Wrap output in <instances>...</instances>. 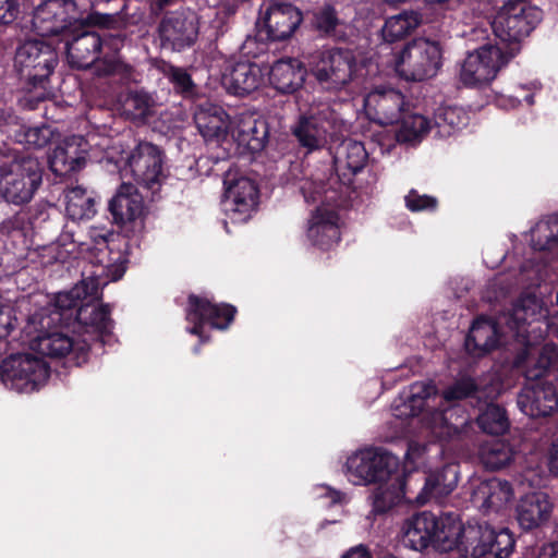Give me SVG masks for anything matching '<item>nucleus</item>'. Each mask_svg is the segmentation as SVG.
Here are the masks:
<instances>
[{
    "mask_svg": "<svg viewBox=\"0 0 558 558\" xmlns=\"http://www.w3.org/2000/svg\"><path fill=\"white\" fill-rule=\"evenodd\" d=\"M417 387L420 391H403L395 399L391 405L393 415L398 418H410L423 414L422 422L430 434L440 442H447L462 439L468 433L471 428L470 416L463 408L480 404L486 388L490 386H448L442 399L449 404L442 409L429 405V400L437 397L438 386Z\"/></svg>",
    "mask_w": 558,
    "mask_h": 558,
    "instance_id": "obj_1",
    "label": "nucleus"
},
{
    "mask_svg": "<svg viewBox=\"0 0 558 558\" xmlns=\"http://www.w3.org/2000/svg\"><path fill=\"white\" fill-rule=\"evenodd\" d=\"M97 292V281L93 278H84L70 291L58 293L52 306L31 315L27 320V332L34 333L31 349L51 359L68 355L74 348V341L68 333L59 330L58 326L70 325L65 317L66 311L75 306L82 295H96Z\"/></svg>",
    "mask_w": 558,
    "mask_h": 558,
    "instance_id": "obj_2",
    "label": "nucleus"
},
{
    "mask_svg": "<svg viewBox=\"0 0 558 558\" xmlns=\"http://www.w3.org/2000/svg\"><path fill=\"white\" fill-rule=\"evenodd\" d=\"M94 7L83 0H48L34 11L32 24L41 36L69 34L77 26L87 25L110 28L117 22L118 12L93 11L86 17L83 13Z\"/></svg>",
    "mask_w": 558,
    "mask_h": 558,
    "instance_id": "obj_3",
    "label": "nucleus"
},
{
    "mask_svg": "<svg viewBox=\"0 0 558 558\" xmlns=\"http://www.w3.org/2000/svg\"><path fill=\"white\" fill-rule=\"evenodd\" d=\"M58 61V52L50 44L26 40L15 50L14 71L27 93L38 90L36 98L44 99Z\"/></svg>",
    "mask_w": 558,
    "mask_h": 558,
    "instance_id": "obj_4",
    "label": "nucleus"
},
{
    "mask_svg": "<svg viewBox=\"0 0 558 558\" xmlns=\"http://www.w3.org/2000/svg\"><path fill=\"white\" fill-rule=\"evenodd\" d=\"M41 181L43 168L35 157L27 155L0 163V197L7 203H29Z\"/></svg>",
    "mask_w": 558,
    "mask_h": 558,
    "instance_id": "obj_5",
    "label": "nucleus"
},
{
    "mask_svg": "<svg viewBox=\"0 0 558 558\" xmlns=\"http://www.w3.org/2000/svg\"><path fill=\"white\" fill-rule=\"evenodd\" d=\"M407 468L389 451L369 447L351 454L345 462L347 474L355 485L376 484Z\"/></svg>",
    "mask_w": 558,
    "mask_h": 558,
    "instance_id": "obj_6",
    "label": "nucleus"
},
{
    "mask_svg": "<svg viewBox=\"0 0 558 558\" xmlns=\"http://www.w3.org/2000/svg\"><path fill=\"white\" fill-rule=\"evenodd\" d=\"M542 19L541 11L531 4L506 1L493 22V29L501 41L519 50V43L530 35Z\"/></svg>",
    "mask_w": 558,
    "mask_h": 558,
    "instance_id": "obj_7",
    "label": "nucleus"
},
{
    "mask_svg": "<svg viewBox=\"0 0 558 558\" xmlns=\"http://www.w3.org/2000/svg\"><path fill=\"white\" fill-rule=\"evenodd\" d=\"M441 57L439 44L417 38L401 50L396 70L408 81H423L436 75L441 65Z\"/></svg>",
    "mask_w": 558,
    "mask_h": 558,
    "instance_id": "obj_8",
    "label": "nucleus"
},
{
    "mask_svg": "<svg viewBox=\"0 0 558 558\" xmlns=\"http://www.w3.org/2000/svg\"><path fill=\"white\" fill-rule=\"evenodd\" d=\"M356 57L350 49L332 48L318 53L312 74L326 89L340 90L354 77Z\"/></svg>",
    "mask_w": 558,
    "mask_h": 558,
    "instance_id": "obj_9",
    "label": "nucleus"
},
{
    "mask_svg": "<svg viewBox=\"0 0 558 558\" xmlns=\"http://www.w3.org/2000/svg\"><path fill=\"white\" fill-rule=\"evenodd\" d=\"M517 52L515 48L485 45L470 53L462 64L461 80L466 85H480L495 78L499 69Z\"/></svg>",
    "mask_w": 558,
    "mask_h": 558,
    "instance_id": "obj_10",
    "label": "nucleus"
},
{
    "mask_svg": "<svg viewBox=\"0 0 558 558\" xmlns=\"http://www.w3.org/2000/svg\"><path fill=\"white\" fill-rule=\"evenodd\" d=\"M98 283L96 295H82L75 306L66 311V318H73L76 330L80 332L92 333L97 337L110 335L113 328L111 319V310L108 305L99 303L101 299L100 281L98 277L90 276Z\"/></svg>",
    "mask_w": 558,
    "mask_h": 558,
    "instance_id": "obj_11",
    "label": "nucleus"
},
{
    "mask_svg": "<svg viewBox=\"0 0 558 558\" xmlns=\"http://www.w3.org/2000/svg\"><path fill=\"white\" fill-rule=\"evenodd\" d=\"M113 221L125 232L142 231L148 213L143 195L132 183H122L109 202Z\"/></svg>",
    "mask_w": 558,
    "mask_h": 558,
    "instance_id": "obj_12",
    "label": "nucleus"
},
{
    "mask_svg": "<svg viewBox=\"0 0 558 558\" xmlns=\"http://www.w3.org/2000/svg\"><path fill=\"white\" fill-rule=\"evenodd\" d=\"M126 169L137 184L154 190L163 177L161 150L150 143H140L129 156Z\"/></svg>",
    "mask_w": 558,
    "mask_h": 558,
    "instance_id": "obj_13",
    "label": "nucleus"
},
{
    "mask_svg": "<svg viewBox=\"0 0 558 558\" xmlns=\"http://www.w3.org/2000/svg\"><path fill=\"white\" fill-rule=\"evenodd\" d=\"M410 475L411 471L404 468L389 476V478L376 483L377 486L371 496L373 507L372 511L375 514L387 513L402 500L415 504V494L408 486V478Z\"/></svg>",
    "mask_w": 558,
    "mask_h": 558,
    "instance_id": "obj_14",
    "label": "nucleus"
},
{
    "mask_svg": "<svg viewBox=\"0 0 558 558\" xmlns=\"http://www.w3.org/2000/svg\"><path fill=\"white\" fill-rule=\"evenodd\" d=\"M534 348L526 342L512 361L511 372L513 376H522L527 381L539 380L558 364V348L547 343L538 352L537 357L531 359Z\"/></svg>",
    "mask_w": 558,
    "mask_h": 558,
    "instance_id": "obj_15",
    "label": "nucleus"
},
{
    "mask_svg": "<svg viewBox=\"0 0 558 558\" xmlns=\"http://www.w3.org/2000/svg\"><path fill=\"white\" fill-rule=\"evenodd\" d=\"M50 367L46 361L29 353L12 354L0 365L3 383L25 380V384H39L49 378Z\"/></svg>",
    "mask_w": 558,
    "mask_h": 558,
    "instance_id": "obj_16",
    "label": "nucleus"
},
{
    "mask_svg": "<svg viewBox=\"0 0 558 558\" xmlns=\"http://www.w3.org/2000/svg\"><path fill=\"white\" fill-rule=\"evenodd\" d=\"M234 313L235 308L233 306H218L205 299L190 295L186 318L194 324L190 332L202 336V328L205 323L214 328L225 329L232 322Z\"/></svg>",
    "mask_w": 558,
    "mask_h": 558,
    "instance_id": "obj_17",
    "label": "nucleus"
},
{
    "mask_svg": "<svg viewBox=\"0 0 558 558\" xmlns=\"http://www.w3.org/2000/svg\"><path fill=\"white\" fill-rule=\"evenodd\" d=\"M459 464L446 463L440 468L430 470L424 478V485L415 494L414 500L418 506H423L430 500L440 501L450 495L459 482Z\"/></svg>",
    "mask_w": 558,
    "mask_h": 558,
    "instance_id": "obj_18",
    "label": "nucleus"
},
{
    "mask_svg": "<svg viewBox=\"0 0 558 558\" xmlns=\"http://www.w3.org/2000/svg\"><path fill=\"white\" fill-rule=\"evenodd\" d=\"M159 34L163 41L169 43L173 49L181 50L191 46L198 35V22L194 13L177 12L162 19Z\"/></svg>",
    "mask_w": 558,
    "mask_h": 558,
    "instance_id": "obj_19",
    "label": "nucleus"
},
{
    "mask_svg": "<svg viewBox=\"0 0 558 558\" xmlns=\"http://www.w3.org/2000/svg\"><path fill=\"white\" fill-rule=\"evenodd\" d=\"M365 108L369 118L380 125H391L400 121L404 99L395 89L371 92L365 97Z\"/></svg>",
    "mask_w": 558,
    "mask_h": 558,
    "instance_id": "obj_20",
    "label": "nucleus"
},
{
    "mask_svg": "<svg viewBox=\"0 0 558 558\" xmlns=\"http://www.w3.org/2000/svg\"><path fill=\"white\" fill-rule=\"evenodd\" d=\"M225 195L232 221H246L258 204V187L253 180L245 177L232 181Z\"/></svg>",
    "mask_w": 558,
    "mask_h": 558,
    "instance_id": "obj_21",
    "label": "nucleus"
},
{
    "mask_svg": "<svg viewBox=\"0 0 558 558\" xmlns=\"http://www.w3.org/2000/svg\"><path fill=\"white\" fill-rule=\"evenodd\" d=\"M439 517L430 511H422L409 518L403 526V544L416 551L435 547V532Z\"/></svg>",
    "mask_w": 558,
    "mask_h": 558,
    "instance_id": "obj_22",
    "label": "nucleus"
},
{
    "mask_svg": "<svg viewBox=\"0 0 558 558\" xmlns=\"http://www.w3.org/2000/svg\"><path fill=\"white\" fill-rule=\"evenodd\" d=\"M338 220L339 216L336 211L316 208L308 220L306 232L312 244L323 251L333 247L341 238Z\"/></svg>",
    "mask_w": 558,
    "mask_h": 558,
    "instance_id": "obj_23",
    "label": "nucleus"
},
{
    "mask_svg": "<svg viewBox=\"0 0 558 558\" xmlns=\"http://www.w3.org/2000/svg\"><path fill=\"white\" fill-rule=\"evenodd\" d=\"M76 31L78 27L69 33L72 39L66 40V57L71 66L87 69L98 60L102 39L97 32L82 31L75 34Z\"/></svg>",
    "mask_w": 558,
    "mask_h": 558,
    "instance_id": "obj_24",
    "label": "nucleus"
},
{
    "mask_svg": "<svg viewBox=\"0 0 558 558\" xmlns=\"http://www.w3.org/2000/svg\"><path fill=\"white\" fill-rule=\"evenodd\" d=\"M83 138L72 136L59 144L49 156V167L56 175H71L83 169L86 163V149Z\"/></svg>",
    "mask_w": 558,
    "mask_h": 558,
    "instance_id": "obj_25",
    "label": "nucleus"
},
{
    "mask_svg": "<svg viewBox=\"0 0 558 558\" xmlns=\"http://www.w3.org/2000/svg\"><path fill=\"white\" fill-rule=\"evenodd\" d=\"M518 407L531 417H546L558 409L556 386H522Z\"/></svg>",
    "mask_w": 558,
    "mask_h": 558,
    "instance_id": "obj_26",
    "label": "nucleus"
},
{
    "mask_svg": "<svg viewBox=\"0 0 558 558\" xmlns=\"http://www.w3.org/2000/svg\"><path fill=\"white\" fill-rule=\"evenodd\" d=\"M303 20L301 11L290 3H272L265 14V27L269 39L289 38Z\"/></svg>",
    "mask_w": 558,
    "mask_h": 558,
    "instance_id": "obj_27",
    "label": "nucleus"
},
{
    "mask_svg": "<svg viewBox=\"0 0 558 558\" xmlns=\"http://www.w3.org/2000/svg\"><path fill=\"white\" fill-rule=\"evenodd\" d=\"M553 512V504L547 494L537 492L525 495L517 507V520L523 531H532L545 525Z\"/></svg>",
    "mask_w": 558,
    "mask_h": 558,
    "instance_id": "obj_28",
    "label": "nucleus"
},
{
    "mask_svg": "<svg viewBox=\"0 0 558 558\" xmlns=\"http://www.w3.org/2000/svg\"><path fill=\"white\" fill-rule=\"evenodd\" d=\"M263 83L260 68L251 62H239L222 75V85L229 94L245 96L255 92Z\"/></svg>",
    "mask_w": 558,
    "mask_h": 558,
    "instance_id": "obj_29",
    "label": "nucleus"
},
{
    "mask_svg": "<svg viewBox=\"0 0 558 558\" xmlns=\"http://www.w3.org/2000/svg\"><path fill=\"white\" fill-rule=\"evenodd\" d=\"M306 74L307 71L300 60L282 59L271 66L269 80L278 92L292 94L303 86Z\"/></svg>",
    "mask_w": 558,
    "mask_h": 558,
    "instance_id": "obj_30",
    "label": "nucleus"
},
{
    "mask_svg": "<svg viewBox=\"0 0 558 558\" xmlns=\"http://www.w3.org/2000/svg\"><path fill=\"white\" fill-rule=\"evenodd\" d=\"M194 120L199 133L207 141H220L228 134L229 117L221 107L215 105L201 107L195 112Z\"/></svg>",
    "mask_w": 558,
    "mask_h": 558,
    "instance_id": "obj_31",
    "label": "nucleus"
},
{
    "mask_svg": "<svg viewBox=\"0 0 558 558\" xmlns=\"http://www.w3.org/2000/svg\"><path fill=\"white\" fill-rule=\"evenodd\" d=\"M498 340L497 325L489 319L481 318L475 320L470 328L465 339V349L469 353L481 356L497 348Z\"/></svg>",
    "mask_w": 558,
    "mask_h": 558,
    "instance_id": "obj_32",
    "label": "nucleus"
},
{
    "mask_svg": "<svg viewBox=\"0 0 558 558\" xmlns=\"http://www.w3.org/2000/svg\"><path fill=\"white\" fill-rule=\"evenodd\" d=\"M492 525L486 521L469 520L464 524L463 544L461 551L472 558L487 556L489 541L492 539Z\"/></svg>",
    "mask_w": 558,
    "mask_h": 558,
    "instance_id": "obj_33",
    "label": "nucleus"
},
{
    "mask_svg": "<svg viewBox=\"0 0 558 558\" xmlns=\"http://www.w3.org/2000/svg\"><path fill=\"white\" fill-rule=\"evenodd\" d=\"M238 142L252 151L262 150L268 138V125L263 119L242 118L236 126Z\"/></svg>",
    "mask_w": 558,
    "mask_h": 558,
    "instance_id": "obj_34",
    "label": "nucleus"
},
{
    "mask_svg": "<svg viewBox=\"0 0 558 558\" xmlns=\"http://www.w3.org/2000/svg\"><path fill=\"white\" fill-rule=\"evenodd\" d=\"M514 449L509 441L493 439L480 447V460L487 470L497 471L508 466L514 458Z\"/></svg>",
    "mask_w": 558,
    "mask_h": 558,
    "instance_id": "obj_35",
    "label": "nucleus"
},
{
    "mask_svg": "<svg viewBox=\"0 0 558 558\" xmlns=\"http://www.w3.org/2000/svg\"><path fill=\"white\" fill-rule=\"evenodd\" d=\"M326 129L319 117L301 116L296 123L292 126V134L295 136L300 145L310 150L322 146L325 141Z\"/></svg>",
    "mask_w": 558,
    "mask_h": 558,
    "instance_id": "obj_36",
    "label": "nucleus"
},
{
    "mask_svg": "<svg viewBox=\"0 0 558 558\" xmlns=\"http://www.w3.org/2000/svg\"><path fill=\"white\" fill-rule=\"evenodd\" d=\"M422 21V14L413 10L390 16L381 29L383 38L388 43L400 40L416 29Z\"/></svg>",
    "mask_w": 558,
    "mask_h": 558,
    "instance_id": "obj_37",
    "label": "nucleus"
},
{
    "mask_svg": "<svg viewBox=\"0 0 558 558\" xmlns=\"http://www.w3.org/2000/svg\"><path fill=\"white\" fill-rule=\"evenodd\" d=\"M464 524L449 517L439 518L435 532V549L440 551L461 550Z\"/></svg>",
    "mask_w": 558,
    "mask_h": 558,
    "instance_id": "obj_38",
    "label": "nucleus"
},
{
    "mask_svg": "<svg viewBox=\"0 0 558 558\" xmlns=\"http://www.w3.org/2000/svg\"><path fill=\"white\" fill-rule=\"evenodd\" d=\"M533 247L538 251H548L551 259L558 258V215L536 223L532 231Z\"/></svg>",
    "mask_w": 558,
    "mask_h": 558,
    "instance_id": "obj_39",
    "label": "nucleus"
},
{
    "mask_svg": "<svg viewBox=\"0 0 558 558\" xmlns=\"http://www.w3.org/2000/svg\"><path fill=\"white\" fill-rule=\"evenodd\" d=\"M476 496L483 498L482 508L487 511L498 512L513 497V489L507 481H489L483 484Z\"/></svg>",
    "mask_w": 558,
    "mask_h": 558,
    "instance_id": "obj_40",
    "label": "nucleus"
},
{
    "mask_svg": "<svg viewBox=\"0 0 558 558\" xmlns=\"http://www.w3.org/2000/svg\"><path fill=\"white\" fill-rule=\"evenodd\" d=\"M155 100L144 92H129L121 98V112L130 120H145L154 114Z\"/></svg>",
    "mask_w": 558,
    "mask_h": 558,
    "instance_id": "obj_41",
    "label": "nucleus"
},
{
    "mask_svg": "<svg viewBox=\"0 0 558 558\" xmlns=\"http://www.w3.org/2000/svg\"><path fill=\"white\" fill-rule=\"evenodd\" d=\"M478 427L486 434L500 436L510 428V421L505 408L495 404H486L485 410L477 416Z\"/></svg>",
    "mask_w": 558,
    "mask_h": 558,
    "instance_id": "obj_42",
    "label": "nucleus"
},
{
    "mask_svg": "<svg viewBox=\"0 0 558 558\" xmlns=\"http://www.w3.org/2000/svg\"><path fill=\"white\" fill-rule=\"evenodd\" d=\"M65 210L73 220L90 218L95 214L94 198L86 194L80 186L69 189L65 192Z\"/></svg>",
    "mask_w": 558,
    "mask_h": 558,
    "instance_id": "obj_43",
    "label": "nucleus"
},
{
    "mask_svg": "<svg viewBox=\"0 0 558 558\" xmlns=\"http://www.w3.org/2000/svg\"><path fill=\"white\" fill-rule=\"evenodd\" d=\"M542 314V304L536 295L526 294L521 296L513 305L510 318L519 332H525L523 326L531 325L536 316Z\"/></svg>",
    "mask_w": 558,
    "mask_h": 558,
    "instance_id": "obj_44",
    "label": "nucleus"
},
{
    "mask_svg": "<svg viewBox=\"0 0 558 558\" xmlns=\"http://www.w3.org/2000/svg\"><path fill=\"white\" fill-rule=\"evenodd\" d=\"M465 121V113L457 107H441L435 113V125L444 136H449L461 129Z\"/></svg>",
    "mask_w": 558,
    "mask_h": 558,
    "instance_id": "obj_45",
    "label": "nucleus"
},
{
    "mask_svg": "<svg viewBox=\"0 0 558 558\" xmlns=\"http://www.w3.org/2000/svg\"><path fill=\"white\" fill-rule=\"evenodd\" d=\"M492 539L489 541L487 555L494 558H508L515 546L513 534L507 527L495 530L492 526Z\"/></svg>",
    "mask_w": 558,
    "mask_h": 558,
    "instance_id": "obj_46",
    "label": "nucleus"
},
{
    "mask_svg": "<svg viewBox=\"0 0 558 558\" xmlns=\"http://www.w3.org/2000/svg\"><path fill=\"white\" fill-rule=\"evenodd\" d=\"M401 126L398 131V140L402 142H411L429 130L428 120L421 114H407L401 117Z\"/></svg>",
    "mask_w": 558,
    "mask_h": 558,
    "instance_id": "obj_47",
    "label": "nucleus"
},
{
    "mask_svg": "<svg viewBox=\"0 0 558 558\" xmlns=\"http://www.w3.org/2000/svg\"><path fill=\"white\" fill-rule=\"evenodd\" d=\"M339 161L343 168L352 173H357L367 161V153L362 143L348 141L343 143V157H340Z\"/></svg>",
    "mask_w": 558,
    "mask_h": 558,
    "instance_id": "obj_48",
    "label": "nucleus"
},
{
    "mask_svg": "<svg viewBox=\"0 0 558 558\" xmlns=\"http://www.w3.org/2000/svg\"><path fill=\"white\" fill-rule=\"evenodd\" d=\"M54 132L50 126L41 125L22 129L17 134V141L28 148H43L53 138Z\"/></svg>",
    "mask_w": 558,
    "mask_h": 558,
    "instance_id": "obj_49",
    "label": "nucleus"
},
{
    "mask_svg": "<svg viewBox=\"0 0 558 558\" xmlns=\"http://www.w3.org/2000/svg\"><path fill=\"white\" fill-rule=\"evenodd\" d=\"M340 24L336 10L330 7H324L315 15L316 28L327 36L337 37V27Z\"/></svg>",
    "mask_w": 558,
    "mask_h": 558,
    "instance_id": "obj_50",
    "label": "nucleus"
},
{
    "mask_svg": "<svg viewBox=\"0 0 558 558\" xmlns=\"http://www.w3.org/2000/svg\"><path fill=\"white\" fill-rule=\"evenodd\" d=\"M95 74L99 77L123 75L129 72V68L118 57H104L94 63Z\"/></svg>",
    "mask_w": 558,
    "mask_h": 558,
    "instance_id": "obj_51",
    "label": "nucleus"
},
{
    "mask_svg": "<svg viewBox=\"0 0 558 558\" xmlns=\"http://www.w3.org/2000/svg\"><path fill=\"white\" fill-rule=\"evenodd\" d=\"M167 75L173 83L177 92L184 96H192L194 94L195 85L191 78V75L185 70L171 66Z\"/></svg>",
    "mask_w": 558,
    "mask_h": 558,
    "instance_id": "obj_52",
    "label": "nucleus"
},
{
    "mask_svg": "<svg viewBox=\"0 0 558 558\" xmlns=\"http://www.w3.org/2000/svg\"><path fill=\"white\" fill-rule=\"evenodd\" d=\"M405 205L412 211L433 210L437 207V199L428 195H421L411 190L405 196Z\"/></svg>",
    "mask_w": 558,
    "mask_h": 558,
    "instance_id": "obj_53",
    "label": "nucleus"
},
{
    "mask_svg": "<svg viewBox=\"0 0 558 558\" xmlns=\"http://www.w3.org/2000/svg\"><path fill=\"white\" fill-rule=\"evenodd\" d=\"M16 318L13 314V310L9 305H3L0 308V339L5 338L10 335L14 328Z\"/></svg>",
    "mask_w": 558,
    "mask_h": 558,
    "instance_id": "obj_54",
    "label": "nucleus"
},
{
    "mask_svg": "<svg viewBox=\"0 0 558 558\" xmlns=\"http://www.w3.org/2000/svg\"><path fill=\"white\" fill-rule=\"evenodd\" d=\"M19 14L16 0H0V24L12 23Z\"/></svg>",
    "mask_w": 558,
    "mask_h": 558,
    "instance_id": "obj_55",
    "label": "nucleus"
},
{
    "mask_svg": "<svg viewBox=\"0 0 558 558\" xmlns=\"http://www.w3.org/2000/svg\"><path fill=\"white\" fill-rule=\"evenodd\" d=\"M426 451V446L421 445L418 442H410L408 446V450L404 453V459L407 462H414L415 459L421 458Z\"/></svg>",
    "mask_w": 558,
    "mask_h": 558,
    "instance_id": "obj_56",
    "label": "nucleus"
},
{
    "mask_svg": "<svg viewBox=\"0 0 558 558\" xmlns=\"http://www.w3.org/2000/svg\"><path fill=\"white\" fill-rule=\"evenodd\" d=\"M342 558H373L365 545H357L343 555Z\"/></svg>",
    "mask_w": 558,
    "mask_h": 558,
    "instance_id": "obj_57",
    "label": "nucleus"
},
{
    "mask_svg": "<svg viewBox=\"0 0 558 558\" xmlns=\"http://www.w3.org/2000/svg\"><path fill=\"white\" fill-rule=\"evenodd\" d=\"M550 471L558 474V438L553 442L549 450Z\"/></svg>",
    "mask_w": 558,
    "mask_h": 558,
    "instance_id": "obj_58",
    "label": "nucleus"
},
{
    "mask_svg": "<svg viewBox=\"0 0 558 558\" xmlns=\"http://www.w3.org/2000/svg\"><path fill=\"white\" fill-rule=\"evenodd\" d=\"M322 488L325 490V493L320 496L329 498L332 505L341 502L343 494L340 490L329 486H323Z\"/></svg>",
    "mask_w": 558,
    "mask_h": 558,
    "instance_id": "obj_59",
    "label": "nucleus"
},
{
    "mask_svg": "<svg viewBox=\"0 0 558 558\" xmlns=\"http://www.w3.org/2000/svg\"><path fill=\"white\" fill-rule=\"evenodd\" d=\"M11 390L16 391L17 393H32V392H38L39 388L41 386H9Z\"/></svg>",
    "mask_w": 558,
    "mask_h": 558,
    "instance_id": "obj_60",
    "label": "nucleus"
},
{
    "mask_svg": "<svg viewBox=\"0 0 558 558\" xmlns=\"http://www.w3.org/2000/svg\"><path fill=\"white\" fill-rule=\"evenodd\" d=\"M13 116L10 112L0 109V124L9 123Z\"/></svg>",
    "mask_w": 558,
    "mask_h": 558,
    "instance_id": "obj_61",
    "label": "nucleus"
},
{
    "mask_svg": "<svg viewBox=\"0 0 558 558\" xmlns=\"http://www.w3.org/2000/svg\"><path fill=\"white\" fill-rule=\"evenodd\" d=\"M123 272H124V268H122V267H116L114 272H113V275H112V279H113V280H118V279H120V278L122 277Z\"/></svg>",
    "mask_w": 558,
    "mask_h": 558,
    "instance_id": "obj_62",
    "label": "nucleus"
},
{
    "mask_svg": "<svg viewBox=\"0 0 558 558\" xmlns=\"http://www.w3.org/2000/svg\"><path fill=\"white\" fill-rule=\"evenodd\" d=\"M109 235H110V234H108V235H106V234H100V235H98L97 238H95V242H96L97 244H104V245H106V243H107V241H108V236H109Z\"/></svg>",
    "mask_w": 558,
    "mask_h": 558,
    "instance_id": "obj_63",
    "label": "nucleus"
},
{
    "mask_svg": "<svg viewBox=\"0 0 558 558\" xmlns=\"http://www.w3.org/2000/svg\"><path fill=\"white\" fill-rule=\"evenodd\" d=\"M70 236H71V241H72L73 243H76V244H78L80 246L87 245V243H86V242H84V241H82L80 238H74V232H73V231H71V232H70Z\"/></svg>",
    "mask_w": 558,
    "mask_h": 558,
    "instance_id": "obj_64",
    "label": "nucleus"
}]
</instances>
